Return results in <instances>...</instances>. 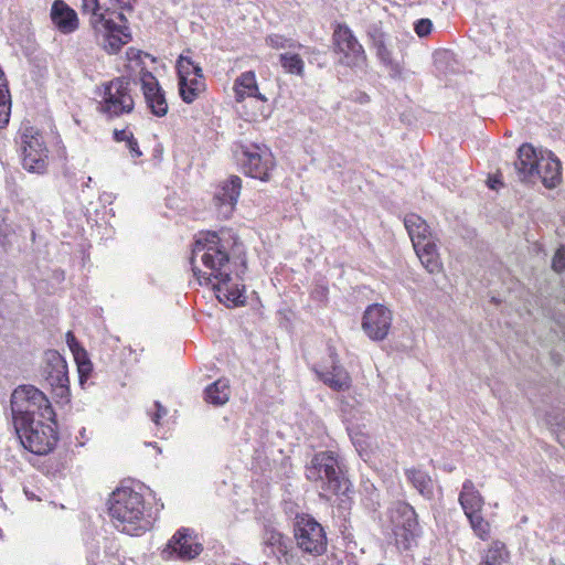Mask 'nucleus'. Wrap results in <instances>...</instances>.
Returning a JSON list of instances; mask_svg holds the SVG:
<instances>
[{
	"instance_id": "obj_46",
	"label": "nucleus",
	"mask_w": 565,
	"mask_h": 565,
	"mask_svg": "<svg viewBox=\"0 0 565 565\" xmlns=\"http://www.w3.org/2000/svg\"><path fill=\"white\" fill-rule=\"evenodd\" d=\"M135 0H115L116 4L122 10H132V2Z\"/></svg>"
},
{
	"instance_id": "obj_14",
	"label": "nucleus",
	"mask_w": 565,
	"mask_h": 565,
	"mask_svg": "<svg viewBox=\"0 0 565 565\" xmlns=\"http://www.w3.org/2000/svg\"><path fill=\"white\" fill-rule=\"evenodd\" d=\"M335 50L343 54L342 63L350 67H362L366 53L353 31L347 24H339L333 32Z\"/></svg>"
},
{
	"instance_id": "obj_24",
	"label": "nucleus",
	"mask_w": 565,
	"mask_h": 565,
	"mask_svg": "<svg viewBox=\"0 0 565 565\" xmlns=\"http://www.w3.org/2000/svg\"><path fill=\"white\" fill-rule=\"evenodd\" d=\"M417 257L419 258L423 266L429 273H436L440 269L439 256L434 239L426 242L418 241L417 245L414 246Z\"/></svg>"
},
{
	"instance_id": "obj_8",
	"label": "nucleus",
	"mask_w": 565,
	"mask_h": 565,
	"mask_svg": "<svg viewBox=\"0 0 565 565\" xmlns=\"http://www.w3.org/2000/svg\"><path fill=\"white\" fill-rule=\"evenodd\" d=\"M135 102L130 92V81L121 76L105 85L100 111L108 117H119L134 110Z\"/></svg>"
},
{
	"instance_id": "obj_20",
	"label": "nucleus",
	"mask_w": 565,
	"mask_h": 565,
	"mask_svg": "<svg viewBox=\"0 0 565 565\" xmlns=\"http://www.w3.org/2000/svg\"><path fill=\"white\" fill-rule=\"evenodd\" d=\"M331 365L319 372L320 380L337 392H344L351 387L352 380L348 371L339 363L338 355L330 354Z\"/></svg>"
},
{
	"instance_id": "obj_17",
	"label": "nucleus",
	"mask_w": 565,
	"mask_h": 565,
	"mask_svg": "<svg viewBox=\"0 0 565 565\" xmlns=\"http://www.w3.org/2000/svg\"><path fill=\"white\" fill-rule=\"evenodd\" d=\"M241 189L242 179L237 175H231L217 189L213 202L218 217L224 220L231 217L241 194Z\"/></svg>"
},
{
	"instance_id": "obj_40",
	"label": "nucleus",
	"mask_w": 565,
	"mask_h": 565,
	"mask_svg": "<svg viewBox=\"0 0 565 565\" xmlns=\"http://www.w3.org/2000/svg\"><path fill=\"white\" fill-rule=\"evenodd\" d=\"M433 23L429 19H419L415 22L414 29L418 36L423 38L431 32Z\"/></svg>"
},
{
	"instance_id": "obj_25",
	"label": "nucleus",
	"mask_w": 565,
	"mask_h": 565,
	"mask_svg": "<svg viewBox=\"0 0 565 565\" xmlns=\"http://www.w3.org/2000/svg\"><path fill=\"white\" fill-rule=\"evenodd\" d=\"M406 479L426 500L434 498V483L430 476L420 469L408 468L405 470Z\"/></svg>"
},
{
	"instance_id": "obj_2",
	"label": "nucleus",
	"mask_w": 565,
	"mask_h": 565,
	"mask_svg": "<svg viewBox=\"0 0 565 565\" xmlns=\"http://www.w3.org/2000/svg\"><path fill=\"white\" fill-rule=\"evenodd\" d=\"M108 511L115 527L132 536L150 530L156 519L152 509L146 508L142 494L128 487L111 493Z\"/></svg>"
},
{
	"instance_id": "obj_47",
	"label": "nucleus",
	"mask_w": 565,
	"mask_h": 565,
	"mask_svg": "<svg viewBox=\"0 0 565 565\" xmlns=\"http://www.w3.org/2000/svg\"><path fill=\"white\" fill-rule=\"evenodd\" d=\"M67 343H68V347L70 349L74 352L75 351V348L78 347V343L74 337V334L72 332H67Z\"/></svg>"
},
{
	"instance_id": "obj_44",
	"label": "nucleus",
	"mask_w": 565,
	"mask_h": 565,
	"mask_svg": "<svg viewBox=\"0 0 565 565\" xmlns=\"http://www.w3.org/2000/svg\"><path fill=\"white\" fill-rule=\"evenodd\" d=\"M127 147L129 148L130 153H131L132 157L139 158L142 154V152L139 149L138 141H137V139L134 136L129 137V140L127 142Z\"/></svg>"
},
{
	"instance_id": "obj_15",
	"label": "nucleus",
	"mask_w": 565,
	"mask_h": 565,
	"mask_svg": "<svg viewBox=\"0 0 565 565\" xmlns=\"http://www.w3.org/2000/svg\"><path fill=\"white\" fill-rule=\"evenodd\" d=\"M392 320V312L388 308L380 303H373L364 311L362 329L371 340L382 341L388 334Z\"/></svg>"
},
{
	"instance_id": "obj_21",
	"label": "nucleus",
	"mask_w": 565,
	"mask_h": 565,
	"mask_svg": "<svg viewBox=\"0 0 565 565\" xmlns=\"http://www.w3.org/2000/svg\"><path fill=\"white\" fill-rule=\"evenodd\" d=\"M540 162V152L530 143H523L518 149V159L514 162V170L520 181L525 182L535 177Z\"/></svg>"
},
{
	"instance_id": "obj_48",
	"label": "nucleus",
	"mask_w": 565,
	"mask_h": 565,
	"mask_svg": "<svg viewBox=\"0 0 565 565\" xmlns=\"http://www.w3.org/2000/svg\"><path fill=\"white\" fill-rule=\"evenodd\" d=\"M379 507V494L377 492L375 491L374 492V508L376 509Z\"/></svg>"
},
{
	"instance_id": "obj_22",
	"label": "nucleus",
	"mask_w": 565,
	"mask_h": 565,
	"mask_svg": "<svg viewBox=\"0 0 565 565\" xmlns=\"http://www.w3.org/2000/svg\"><path fill=\"white\" fill-rule=\"evenodd\" d=\"M53 24L64 34L74 32L78 28L77 13L63 0H55L51 8Z\"/></svg>"
},
{
	"instance_id": "obj_39",
	"label": "nucleus",
	"mask_w": 565,
	"mask_h": 565,
	"mask_svg": "<svg viewBox=\"0 0 565 565\" xmlns=\"http://www.w3.org/2000/svg\"><path fill=\"white\" fill-rule=\"evenodd\" d=\"M84 11L92 12L90 23L98 17H106L105 13L100 12V6L98 0H83Z\"/></svg>"
},
{
	"instance_id": "obj_45",
	"label": "nucleus",
	"mask_w": 565,
	"mask_h": 565,
	"mask_svg": "<svg viewBox=\"0 0 565 565\" xmlns=\"http://www.w3.org/2000/svg\"><path fill=\"white\" fill-rule=\"evenodd\" d=\"M132 132L126 130V129H121V130H115L114 131V139L116 141H126V143L128 142L129 140V137H132Z\"/></svg>"
},
{
	"instance_id": "obj_26",
	"label": "nucleus",
	"mask_w": 565,
	"mask_h": 565,
	"mask_svg": "<svg viewBox=\"0 0 565 565\" xmlns=\"http://www.w3.org/2000/svg\"><path fill=\"white\" fill-rule=\"evenodd\" d=\"M404 225L412 239L413 246L417 245L418 241L426 242L433 238L426 222L417 214H408L404 218Z\"/></svg>"
},
{
	"instance_id": "obj_13",
	"label": "nucleus",
	"mask_w": 565,
	"mask_h": 565,
	"mask_svg": "<svg viewBox=\"0 0 565 565\" xmlns=\"http://www.w3.org/2000/svg\"><path fill=\"white\" fill-rule=\"evenodd\" d=\"M203 551L202 543L198 540L193 530L182 527L170 539L162 550L163 559L190 561L195 558Z\"/></svg>"
},
{
	"instance_id": "obj_7",
	"label": "nucleus",
	"mask_w": 565,
	"mask_h": 565,
	"mask_svg": "<svg viewBox=\"0 0 565 565\" xmlns=\"http://www.w3.org/2000/svg\"><path fill=\"white\" fill-rule=\"evenodd\" d=\"M294 537L303 554L320 556L327 550L328 540L323 526L308 514L297 515Z\"/></svg>"
},
{
	"instance_id": "obj_11",
	"label": "nucleus",
	"mask_w": 565,
	"mask_h": 565,
	"mask_svg": "<svg viewBox=\"0 0 565 565\" xmlns=\"http://www.w3.org/2000/svg\"><path fill=\"white\" fill-rule=\"evenodd\" d=\"M117 18L122 24H117L111 18L107 17L95 18L92 22L95 32L102 35V44L109 54L119 52L121 46L131 39L124 13H118Z\"/></svg>"
},
{
	"instance_id": "obj_41",
	"label": "nucleus",
	"mask_w": 565,
	"mask_h": 565,
	"mask_svg": "<svg viewBox=\"0 0 565 565\" xmlns=\"http://www.w3.org/2000/svg\"><path fill=\"white\" fill-rule=\"evenodd\" d=\"M77 370L79 374V382L84 384V382L88 379L92 372V363L88 360L81 361L77 356Z\"/></svg>"
},
{
	"instance_id": "obj_16",
	"label": "nucleus",
	"mask_w": 565,
	"mask_h": 565,
	"mask_svg": "<svg viewBox=\"0 0 565 565\" xmlns=\"http://www.w3.org/2000/svg\"><path fill=\"white\" fill-rule=\"evenodd\" d=\"M139 82L145 102L151 114L157 117L166 116L169 107L164 92L156 76L151 72L143 68L140 72Z\"/></svg>"
},
{
	"instance_id": "obj_6",
	"label": "nucleus",
	"mask_w": 565,
	"mask_h": 565,
	"mask_svg": "<svg viewBox=\"0 0 565 565\" xmlns=\"http://www.w3.org/2000/svg\"><path fill=\"white\" fill-rule=\"evenodd\" d=\"M13 425L23 447L33 454L45 455L57 441L54 428L40 419L29 422L18 419Z\"/></svg>"
},
{
	"instance_id": "obj_36",
	"label": "nucleus",
	"mask_w": 565,
	"mask_h": 565,
	"mask_svg": "<svg viewBox=\"0 0 565 565\" xmlns=\"http://www.w3.org/2000/svg\"><path fill=\"white\" fill-rule=\"evenodd\" d=\"M11 114V98L8 88H0V128L9 124Z\"/></svg>"
},
{
	"instance_id": "obj_30",
	"label": "nucleus",
	"mask_w": 565,
	"mask_h": 565,
	"mask_svg": "<svg viewBox=\"0 0 565 565\" xmlns=\"http://www.w3.org/2000/svg\"><path fill=\"white\" fill-rule=\"evenodd\" d=\"M373 49H375L377 58L385 66L392 77H398L402 75L403 66L399 61L393 57L392 51L387 47L386 42H383Z\"/></svg>"
},
{
	"instance_id": "obj_33",
	"label": "nucleus",
	"mask_w": 565,
	"mask_h": 565,
	"mask_svg": "<svg viewBox=\"0 0 565 565\" xmlns=\"http://www.w3.org/2000/svg\"><path fill=\"white\" fill-rule=\"evenodd\" d=\"M280 64L289 74L302 76L305 63L298 54L284 53L279 56Z\"/></svg>"
},
{
	"instance_id": "obj_38",
	"label": "nucleus",
	"mask_w": 565,
	"mask_h": 565,
	"mask_svg": "<svg viewBox=\"0 0 565 565\" xmlns=\"http://www.w3.org/2000/svg\"><path fill=\"white\" fill-rule=\"evenodd\" d=\"M266 42L273 49H286V47L300 46L299 44H296L292 40L286 39L278 34H273V35L267 36Z\"/></svg>"
},
{
	"instance_id": "obj_42",
	"label": "nucleus",
	"mask_w": 565,
	"mask_h": 565,
	"mask_svg": "<svg viewBox=\"0 0 565 565\" xmlns=\"http://www.w3.org/2000/svg\"><path fill=\"white\" fill-rule=\"evenodd\" d=\"M153 407L154 412L148 411V415L156 425H159L160 419L168 414V409L158 401L153 403Z\"/></svg>"
},
{
	"instance_id": "obj_27",
	"label": "nucleus",
	"mask_w": 565,
	"mask_h": 565,
	"mask_svg": "<svg viewBox=\"0 0 565 565\" xmlns=\"http://www.w3.org/2000/svg\"><path fill=\"white\" fill-rule=\"evenodd\" d=\"M205 90L204 76L188 77L186 81L179 83V93L182 100L186 104L193 103L201 93Z\"/></svg>"
},
{
	"instance_id": "obj_32",
	"label": "nucleus",
	"mask_w": 565,
	"mask_h": 565,
	"mask_svg": "<svg viewBox=\"0 0 565 565\" xmlns=\"http://www.w3.org/2000/svg\"><path fill=\"white\" fill-rule=\"evenodd\" d=\"M507 558L505 545L501 542H494L486 553L482 565H502Z\"/></svg>"
},
{
	"instance_id": "obj_10",
	"label": "nucleus",
	"mask_w": 565,
	"mask_h": 565,
	"mask_svg": "<svg viewBox=\"0 0 565 565\" xmlns=\"http://www.w3.org/2000/svg\"><path fill=\"white\" fill-rule=\"evenodd\" d=\"M20 138L23 168L29 172L44 173L47 168L49 151L43 137L33 127H28Z\"/></svg>"
},
{
	"instance_id": "obj_49",
	"label": "nucleus",
	"mask_w": 565,
	"mask_h": 565,
	"mask_svg": "<svg viewBox=\"0 0 565 565\" xmlns=\"http://www.w3.org/2000/svg\"><path fill=\"white\" fill-rule=\"evenodd\" d=\"M495 182H497V180H493L492 183H490L491 189H495V186H494Z\"/></svg>"
},
{
	"instance_id": "obj_35",
	"label": "nucleus",
	"mask_w": 565,
	"mask_h": 565,
	"mask_svg": "<svg viewBox=\"0 0 565 565\" xmlns=\"http://www.w3.org/2000/svg\"><path fill=\"white\" fill-rule=\"evenodd\" d=\"M475 534L481 540H487L490 534V524L482 518L481 512L466 514Z\"/></svg>"
},
{
	"instance_id": "obj_43",
	"label": "nucleus",
	"mask_w": 565,
	"mask_h": 565,
	"mask_svg": "<svg viewBox=\"0 0 565 565\" xmlns=\"http://www.w3.org/2000/svg\"><path fill=\"white\" fill-rule=\"evenodd\" d=\"M553 269L561 273L565 270V247H561L557 249L553 257L552 263Z\"/></svg>"
},
{
	"instance_id": "obj_23",
	"label": "nucleus",
	"mask_w": 565,
	"mask_h": 565,
	"mask_svg": "<svg viewBox=\"0 0 565 565\" xmlns=\"http://www.w3.org/2000/svg\"><path fill=\"white\" fill-rule=\"evenodd\" d=\"M458 501L465 514L481 512L484 499L470 479H466L459 493Z\"/></svg>"
},
{
	"instance_id": "obj_12",
	"label": "nucleus",
	"mask_w": 565,
	"mask_h": 565,
	"mask_svg": "<svg viewBox=\"0 0 565 565\" xmlns=\"http://www.w3.org/2000/svg\"><path fill=\"white\" fill-rule=\"evenodd\" d=\"M239 161L245 174L260 181L269 180V173L275 166L270 150L266 146L259 145L242 147Z\"/></svg>"
},
{
	"instance_id": "obj_1",
	"label": "nucleus",
	"mask_w": 565,
	"mask_h": 565,
	"mask_svg": "<svg viewBox=\"0 0 565 565\" xmlns=\"http://www.w3.org/2000/svg\"><path fill=\"white\" fill-rule=\"evenodd\" d=\"M244 253L242 243L231 230L200 233L194 242L190 263L200 285L212 284L220 301L227 307L245 303V286L230 285L231 260Z\"/></svg>"
},
{
	"instance_id": "obj_5",
	"label": "nucleus",
	"mask_w": 565,
	"mask_h": 565,
	"mask_svg": "<svg viewBox=\"0 0 565 565\" xmlns=\"http://www.w3.org/2000/svg\"><path fill=\"white\" fill-rule=\"evenodd\" d=\"M388 518L397 546L405 551L416 546L422 527L415 509L407 502L397 501L388 509Z\"/></svg>"
},
{
	"instance_id": "obj_37",
	"label": "nucleus",
	"mask_w": 565,
	"mask_h": 565,
	"mask_svg": "<svg viewBox=\"0 0 565 565\" xmlns=\"http://www.w3.org/2000/svg\"><path fill=\"white\" fill-rule=\"evenodd\" d=\"M366 35L370 40L372 47L386 42V34L383 31L381 22L372 23L367 26Z\"/></svg>"
},
{
	"instance_id": "obj_4",
	"label": "nucleus",
	"mask_w": 565,
	"mask_h": 565,
	"mask_svg": "<svg viewBox=\"0 0 565 565\" xmlns=\"http://www.w3.org/2000/svg\"><path fill=\"white\" fill-rule=\"evenodd\" d=\"M10 404L13 424H17L18 419H25V422L35 419V415L43 419H50L53 415L49 399L33 385L17 387L11 395Z\"/></svg>"
},
{
	"instance_id": "obj_34",
	"label": "nucleus",
	"mask_w": 565,
	"mask_h": 565,
	"mask_svg": "<svg viewBox=\"0 0 565 565\" xmlns=\"http://www.w3.org/2000/svg\"><path fill=\"white\" fill-rule=\"evenodd\" d=\"M266 543L267 547L270 548L271 554H274L277 558L282 556L286 558V562H288V546L281 533L271 532Z\"/></svg>"
},
{
	"instance_id": "obj_28",
	"label": "nucleus",
	"mask_w": 565,
	"mask_h": 565,
	"mask_svg": "<svg viewBox=\"0 0 565 565\" xmlns=\"http://www.w3.org/2000/svg\"><path fill=\"white\" fill-rule=\"evenodd\" d=\"M205 401L215 406L224 405L230 398V385L227 380H217L205 388Z\"/></svg>"
},
{
	"instance_id": "obj_9",
	"label": "nucleus",
	"mask_w": 565,
	"mask_h": 565,
	"mask_svg": "<svg viewBox=\"0 0 565 565\" xmlns=\"http://www.w3.org/2000/svg\"><path fill=\"white\" fill-rule=\"evenodd\" d=\"M234 93L237 103H244L248 98L254 106L253 111L247 114L248 120H258L259 118H266L268 116V99L259 92L253 71H246L235 79Z\"/></svg>"
},
{
	"instance_id": "obj_31",
	"label": "nucleus",
	"mask_w": 565,
	"mask_h": 565,
	"mask_svg": "<svg viewBox=\"0 0 565 565\" xmlns=\"http://www.w3.org/2000/svg\"><path fill=\"white\" fill-rule=\"evenodd\" d=\"M177 72L179 83L186 81L188 77L199 76L203 74L202 67L195 64L190 56L181 54L177 61Z\"/></svg>"
},
{
	"instance_id": "obj_29",
	"label": "nucleus",
	"mask_w": 565,
	"mask_h": 565,
	"mask_svg": "<svg viewBox=\"0 0 565 565\" xmlns=\"http://www.w3.org/2000/svg\"><path fill=\"white\" fill-rule=\"evenodd\" d=\"M373 49H375L377 58L385 66L392 77H398L402 75L403 66L399 61L393 57L392 51L387 47L386 42H383Z\"/></svg>"
},
{
	"instance_id": "obj_3",
	"label": "nucleus",
	"mask_w": 565,
	"mask_h": 565,
	"mask_svg": "<svg viewBox=\"0 0 565 565\" xmlns=\"http://www.w3.org/2000/svg\"><path fill=\"white\" fill-rule=\"evenodd\" d=\"M305 476L315 483L321 497L345 494L350 481L345 477L338 456L332 451L317 452L306 465Z\"/></svg>"
},
{
	"instance_id": "obj_19",
	"label": "nucleus",
	"mask_w": 565,
	"mask_h": 565,
	"mask_svg": "<svg viewBox=\"0 0 565 565\" xmlns=\"http://www.w3.org/2000/svg\"><path fill=\"white\" fill-rule=\"evenodd\" d=\"M562 164L558 158L550 150L540 151V162L535 175L548 188H556L562 181Z\"/></svg>"
},
{
	"instance_id": "obj_18",
	"label": "nucleus",
	"mask_w": 565,
	"mask_h": 565,
	"mask_svg": "<svg viewBox=\"0 0 565 565\" xmlns=\"http://www.w3.org/2000/svg\"><path fill=\"white\" fill-rule=\"evenodd\" d=\"M43 374L52 387L61 390V395L68 391V371L65 359L55 350L44 355Z\"/></svg>"
}]
</instances>
